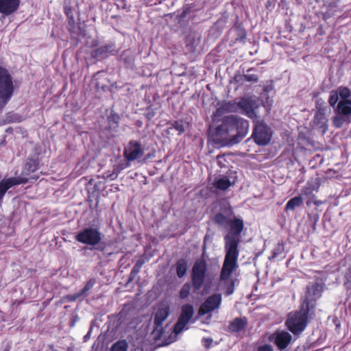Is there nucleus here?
Segmentation results:
<instances>
[{
    "label": "nucleus",
    "mask_w": 351,
    "mask_h": 351,
    "mask_svg": "<svg viewBox=\"0 0 351 351\" xmlns=\"http://www.w3.org/2000/svg\"><path fill=\"white\" fill-rule=\"evenodd\" d=\"M346 117H343V116H340V115H336L335 117H333L332 119V122H333V125L336 127V128H341L344 121H345V118Z\"/></svg>",
    "instance_id": "obj_38"
},
{
    "label": "nucleus",
    "mask_w": 351,
    "mask_h": 351,
    "mask_svg": "<svg viewBox=\"0 0 351 351\" xmlns=\"http://www.w3.org/2000/svg\"><path fill=\"white\" fill-rule=\"evenodd\" d=\"M213 343V339L211 338H204L202 339V343L205 348L208 349L211 346Z\"/></svg>",
    "instance_id": "obj_44"
},
{
    "label": "nucleus",
    "mask_w": 351,
    "mask_h": 351,
    "mask_svg": "<svg viewBox=\"0 0 351 351\" xmlns=\"http://www.w3.org/2000/svg\"><path fill=\"white\" fill-rule=\"evenodd\" d=\"M137 274L136 273H133L132 271H130V276H129V280H128V282H132V280H134V279L135 278V277L136 276Z\"/></svg>",
    "instance_id": "obj_45"
},
{
    "label": "nucleus",
    "mask_w": 351,
    "mask_h": 351,
    "mask_svg": "<svg viewBox=\"0 0 351 351\" xmlns=\"http://www.w3.org/2000/svg\"><path fill=\"white\" fill-rule=\"evenodd\" d=\"M13 84L8 71L0 67V106L3 108L13 93Z\"/></svg>",
    "instance_id": "obj_4"
},
{
    "label": "nucleus",
    "mask_w": 351,
    "mask_h": 351,
    "mask_svg": "<svg viewBox=\"0 0 351 351\" xmlns=\"http://www.w3.org/2000/svg\"><path fill=\"white\" fill-rule=\"evenodd\" d=\"M221 301L222 297L220 293H214L208 296L201 304L198 310V315L203 316L218 309L221 306Z\"/></svg>",
    "instance_id": "obj_10"
},
{
    "label": "nucleus",
    "mask_w": 351,
    "mask_h": 351,
    "mask_svg": "<svg viewBox=\"0 0 351 351\" xmlns=\"http://www.w3.org/2000/svg\"><path fill=\"white\" fill-rule=\"evenodd\" d=\"M207 263L205 260H197L191 270V283L195 291H199L206 277Z\"/></svg>",
    "instance_id": "obj_5"
},
{
    "label": "nucleus",
    "mask_w": 351,
    "mask_h": 351,
    "mask_svg": "<svg viewBox=\"0 0 351 351\" xmlns=\"http://www.w3.org/2000/svg\"><path fill=\"white\" fill-rule=\"evenodd\" d=\"M319 184L307 182L306 184L301 189V197L306 199V204L309 206L311 204L319 206L320 202L316 200V196L314 192L319 191Z\"/></svg>",
    "instance_id": "obj_12"
},
{
    "label": "nucleus",
    "mask_w": 351,
    "mask_h": 351,
    "mask_svg": "<svg viewBox=\"0 0 351 351\" xmlns=\"http://www.w3.org/2000/svg\"><path fill=\"white\" fill-rule=\"evenodd\" d=\"M318 101H317L316 108H317V112L315 113L313 118V123L315 125L322 130L323 133H325L328 130V119L326 117V109L325 108H318Z\"/></svg>",
    "instance_id": "obj_16"
},
{
    "label": "nucleus",
    "mask_w": 351,
    "mask_h": 351,
    "mask_svg": "<svg viewBox=\"0 0 351 351\" xmlns=\"http://www.w3.org/2000/svg\"><path fill=\"white\" fill-rule=\"evenodd\" d=\"M102 234L97 230L89 227V250L103 252L107 247L106 242L102 241Z\"/></svg>",
    "instance_id": "obj_13"
},
{
    "label": "nucleus",
    "mask_w": 351,
    "mask_h": 351,
    "mask_svg": "<svg viewBox=\"0 0 351 351\" xmlns=\"http://www.w3.org/2000/svg\"><path fill=\"white\" fill-rule=\"evenodd\" d=\"M303 204V199L301 195L294 197L289 199L285 205V210H293L296 207Z\"/></svg>",
    "instance_id": "obj_25"
},
{
    "label": "nucleus",
    "mask_w": 351,
    "mask_h": 351,
    "mask_svg": "<svg viewBox=\"0 0 351 351\" xmlns=\"http://www.w3.org/2000/svg\"><path fill=\"white\" fill-rule=\"evenodd\" d=\"M20 0H0V13L8 16L14 13L19 8Z\"/></svg>",
    "instance_id": "obj_18"
},
{
    "label": "nucleus",
    "mask_w": 351,
    "mask_h": 351,
    "mask_svg": "<svg viewBox=\"0 0 351 351\" xmlns=\"http://www.w3.org/2000/svg\"><path fill=\"white\" fill-rule=\"evenodd\" d=\"M339 97V96L338 92L337 90L330 91V96L328 98V103H329L330 106H332V108H335V106H337V104L339 103L338 102Z\"/></svg>",
    "instance_id": "obj_34"
},
{
    "label": "nucleus",
    "mask_w": 351,
    "mask_h": 351,
    "mask_svg": "<svg viewBox=\"0 0 351 351\" xmlns=\"http://www.w3.org/2000/svg\"><path fill=\"white\" fill-rule=\"evenodd\" d=\"M38 165L36 160L33 159L28 160L23 167L22 175L27 176L36 171L38 169Z\"/></svg>",
    "instance_id": "obj_27"
},
{
    "label": "nucleus",
    "mask_w": 351,
    "mask_h": 351,
    "mask_svg": "<svg viewBox=\"0 0 351 351\" xmlns=\"http://www.w3.org/2000/svg\"><path fill=\"white\" fill-rule=\"evenodd\" d=\"M188 13V11L187 10H183L182 14H181V16L182 17H184L186 15V14Z\"/></svg>",
    "instance_id": "obj_46"
},
{
    "label": "nucleus",
    "mask_w": 351,
    "mask_h": 351,
    "mask_svg": "<svg viewBox=\"0 0 351 351\" xmlns=\"http://www.w3.org/2000/svg\"><path fill=\"white\" fill-rule=\"evenodd\" d=\"M177 276L181 278L184 277L187 271V261L184 258L178 259L175 264Z\"/></svg>",
    "instance_id": "obj_24"
},
{
    "label": "nucleus",
    "mask_w": 351,
    "mask_h": 351,
    "mask_svg": "<svg viewBox=\"0 0 351 351\" xmlns=\"http://www.w3.org/2000/svg\"><path fill=\"white\" fill-rule=\"evenodd\" d=\"M259 107L260 105L257 101L251 98L243 97L238 101V112L241 110V114L251 119L253 122L261 119L258 115Z\"/></svg>",
    "instance_id": "obj_7"
},
{
    "label": "nucleus",
    "mask_w": 351,
    "mask_h": 351,
    "mask_svg": "<svg viewBox=\"0 0 351 351\" xmlns=\"http://www.w3.org/2000/svg\"><path fill=\"white\" fill-rule=\"evenodd\" d=\"M218 122L213 134L214 141L227 145L240 143L249 131V121L238 115L224 116Z\"/></svg>",
    "instance_id": "obj_2"
},
{
    "label": "nucleus",
    "mask_w": 351,
    "mask_h": 351,
    "mask_svg": "<svg viewBox=\"0 0 351 351\" xmlns=\"http://www.w3.org/2000/svg\"><path fill=\"white\" fill-rule=\"evenodd\" d=\"M199 43V39H195L194 37L189 38L186 41V47L191 52H193L196 50V47Z\"/></svg>",
    "instance_id": "obj_35"
},
{
    "label": "nucleus",
    "mask_w": 351,
    "mask_h": 351,
    "mask_svg": "<svg viewBox=\"0 0 351 351\" xmlns=\"http://www.w3.org/2000/svg\"><path fill=\"white\" fill-rule=\"evenodd\" d=\"M247 324V319L245 317H236L230 322L228 331L231 333L239 332L245 328Z\"/></svg>",
    "instance_id": "obj_20"
},
{
    "label": "nucleus",
    "mask_w": 351,
    "mask_h": 351,
    "mask_svg": "<svg viewBox=\"0 0 351 351\" xmlns=\"http://www.w3.org/2000/svg\"><path fill=\"white\" fill-rule=\"evenodd\" d=\"M269 340L272 341L279 350L282 351L286 350L291 342L292 336L285 330H277L269 337Z\"/></svg>",
    "instance_id": "obj_11"
},
{
    "label": "nucleus",
    "mask_w": 351,
    "mask_h": 351,
    "mask_svg": "<svg viewBox=\"0 0 351 351\" xmlns=\"http://www.w3.org/2000/svg\"><path fill=\"white\" fill-rule=\"evenodd\" d=\"M28 182L26 177H14L4 178L0 182V200L3 198L6 191L12 186Z\"/></svg>",
    "instance_id": "obj_15"
},
{
    "label": "nucleus",
    "mask_w": 351,
    "mask_h": 351,
    "mask_svg": "<svg viewBox=\"0 0 351 351\" xmlns=\"http://www.w3.org/2000/svg\"><path fill=\"white\" fill-rule=\"evenodd\" d=\"M213 184L217 189L226 191L231 186L232 183L227 176H223L219 179H216Z\"/></svg>",
    "instance_id": "obj_23"
},
{
    "label": "nucleus",
    "mask_w": 351,
    "mask_h": 351,
    "mask_svg": "<svg viewBox=\"0 0 351 351\" xmlns=\"http://www.w3.org/2000/svg\"><path fill=\"white\" fill-rule=\"evenodd\" d=\"M145 263V261L143 259H139L137 261V262L135 263V265L133 266L132 269V271L134 274H138L141 271V269L143 264Z\"/></svg>",
    "instance_id": "obj_41"
},
{
    "label": "nucleus",
    "mask_w": 351,
    "mask_h": 351,
    "mask_svg": "<svg viewBox=\"0 0 351 351\" xmlns=\"http://www.w3.org/2000/svg\"><path fill=\"white\" fill-rule=\"evenodd\" d=\"M194 314L193 306L186 304L181 307V313L177 322L174 325L173 331L176 334L180 333L191 319Z\"/></svg>",
    "instance_id": "obj_9"
},
{
    "label": "nucleus",
    "mask_w": 351,
    "mask_h": 351,
    "mask_svg": "<svg viewBox=\"0 0 351 351\" xmlns=\"http://www.w3.org/2000/svg\"><path fill=\"white\" fill-rule=\"evenodd\" d=\"M75 238L79 242L88 243V229H84L83 231L78 233Z\"/></svg>",
    "instance_id": "obj_36"
},
{
    "label": "nucleus",
    "mask_w": 351,
    "mask_h": 351,
    "mask_svg": "<svg viewBox=\"0 0 351 351\" xmlns=\"http://www.w3.org/2000/svg\"><path fill=\"white\" fill-rule=\"evenodd\" d=\"M156 115L154 110L152 108H147L146 110L145 117L148 120H152Z\"/></svg>",
    "instance_id": "obj_42"
},
{
    "label": "nucleus",
    "mask_w": 351,
    "mask_h": 351,
    "mask_svg": "<svg viewBox=\"0 0 351 351\" xmlns=\"http://www.w3.org/2000/svg\"><path fill=\"white\" fill-rule=\"evenodd\" d=\"M182 119L173 121L169 124L171 125L168 128V130L175 129L178 131V135L182 134L185 132V124Z\"/></svg>",
    "instance_id": "obj_28"
},
{
    "label": "nucleus",
    "mask_w": 351,
    "mask_h": 351,
    "mask_svg": "<svg viewBox=\"0 0 351 351\" xmlns=\"http://www.w3.org/2000/svg\"><path fill=\"white\" fill-rule=\"evenodd\" d=\"M88 283H89V287H90V286H92V285H93V283H92L91 280H89Z\"/></svg>",
    "instance_id": "obj_47"
},
{
    "label": "nucleus",
    "mask_w": 351,
    "mask_h": 351,
    "mask_svg": "<svg viewBox=\"0 0 351 351\" xmlns=\"http://www.w3.org/2000/svg\"><path fill=\"white\" fill-rule=\"evenodd\" d=\"M238 112V102L235 101H223L218 104L215 115L221 116L226 113Z\"/></svg>",
    "instance_id": "obj_17"
},
{
    "label": "nucleus",
    "mask_w": 351,
    "mask_h": 351,
    "mask_svg": "<svg viewBox=\"0 0 351 351\" xmlns=\"http://www.w3.org/2000/svg\"><path fill=\"white\" fill-rule=\"evenodd\" d=\"M284 252V245L283 243H278L277 246L272 251V258H277L280 254H281Z\"/></svg>",
    "instance_id": "obj_39"
},
{
    "label": "nucleus",
    "mask_w": 351,
    "mask_h": 351,
    "mask_svg": "<svg viewBox=\"0 0 351 351\" xmlns=\"http://www.w3.org/2000/svg\"><path fill=\"white\" fill-rule=\"evenodd\" d=\"M323 291V287L319 283L315 282L311 286L307 287L306 293L309 296L319 298Z\"/></svg>",
    "instance_id": "obj_26"
},
{
    "label": "nucleus",
    "mask_w": 351,
    "mask_h": 351,
    "mask_svg": "<svg viewBox=\"0 0 351 351\" xmlns=\"http://www.w3.org/2000/svg\"><path fill=\"white\" fill-rule=\"evenodd\" d=\"M235 282L234 280H230V282L226 283V295H230L234 293V291Z\"/></svg>",
    "instance_id": "obj_40"
},
{
    "label": "nucleus",
    "mask_w": 351,
    "mask_h": 351,
    "mask_svg": "<svg viewBox=\"0 0 351 351\" xmlns=\"http://www.w3.org/2000/svg\"><path fill=\"white\" fill-rule=\"evenodd\" d=\"M191 289V286L189 282L184 283L179 292L180 298L182 299L186 298L190 294Z\"/></svg>",
    "instance_id": "obj_33"
},
{
    "label": "nucleus",
    "mask_w": 351,
    "mask_h": 351,
    "mask_svg": "<svg viewBox=\"0 0 351 351\" xmlns=\"http://www.w3.org/2000/svg\"><path fill=\"white\" fill-rule=\"evenodd\" d=\"M117 52L114 44H107L93 50L91 52V58L97 60H101L109 56L115 55Z\"/></svg>",
    "instance_id": "obj_14"
},
{
    "label": "nucleus",
    "mask_w": 351,
    "mask_h": 351,
    "mask_svg": "<svg viewBox=\"0 0 351 351\" xmlns=\"http://www.w3.org/2000/svg\"><path fill=\"white\" fill-rule=\"evenodd\" d=\"M236 30H237V40L243 41L244 40L246 39L247 32H246V30L243 27H242L241 26H237L236 27Z\"/></svg>",
    "instance_id": "obj_37"
},
{
    "label": "nucleus",
    "mask_w": 351,
    "mask_h": 351,
    "mask_svg": "<svg viewBox=\"0 0 351 351\" xmlns=\"http://www.w3.org/2000/svg\"><path fill=\"white\" fill-rule=\"evenodd\" d=\"M108 122L111 128H116L119 125V122L120 120V117L117 113H111L110 116L108 117Z\"/></svg>",
    "instance_id": "obj_32"
},
{
    "label": "nucleus",
    "mask_w": 351,
    "mask_h": 351,
    "mask_svg": "<svg viewBox=\"0 0 351 351\" xmlns=\"http://www.w3.org/2000/svg\"><path fill=\"white\" fill-rule=\"evenodd\" d=\"M315 306L305 299L298 311L291 312L285 322L287 329L295 336L301 335L308 326L309 315L314 314Z\"/></svg>",
    "instance_id": "obj_3"
},
{
    "label": "nucleus",
    "mask_w": 351,
    "mask_h": 351,
    "mask_svg": "<svg viewBox=\"0 0 351 351\" xmlns=\"http://www.w3.org/2000/svg\"><path fill=\"white\" fill-rule=\"evenodd\" d=\"M336 114L348 117L351 115V100H341L335 108Z\"/></svg>",
    "instance_id": "obj_22"
},
{
    "label": "nucleus",
    "mask_w": 351,
    "mask_h": 351,
    "mask_svg": "<svg viewBox=\"0 0 351 351\" xmlns=\"http://www.w3.org/2000/svg\"><path fill=\"white\" fill-rule=\"evenodd\" d=\"M233 214L232 207L226 205L221 207L220 212L216 213L213 218V222L217 226L228 228V233L224 237L226 254L220 273L221 281H227L238 267L239 244L241 234L244 229V222L242 219L237 217L232 219Z\"/></svg>",
    "instance_id": "obj_1"
},
{
    "label": "nucleus",
    "mask_w": 351,
    "mask_h": 351,
    "mask_svg": "<svg viewBox=\"0 0 351 351\" xmlns=\"http://www.w3.org/2000/svg\"><path fill=\"white\" fill-rule=\"evenodd\" d=\"M88 183H89V184H91V180H90L88 181Z\"/></svg>",
    "instance_id": "obj_49"
},
{
    "label": "nucleus",
    "mask_w": 351,
    "mask_h": 351,
    "mask_svg": "<svg viewBox=\"0 0 351 351\" xmlns=\"http://www.w3.org/2000/svg\"><path fill=\"white\" fill-rule=\"evenodd\" d=\"M169 315V308L166 306L164 308H160L156 311L154 319V324L155 325V329L160 328V330H163L162 327L163 322L167 318Z\"/></svg>",
    "instance_id": "obj_21"
},
{
    "label": "nucleus",
    "mask_w": 351,
    "mask_h": 351,
    "mask_svg": "<svg viewBox=\"0 0 351 351\" xmlns=\"http://www.w3.org/2000/svg\"><path fill=\"white\" fill-rule=\"evenodd\" d=\"M128 348L125 340L118 341L112 345L110 351H127Z\"/></svg>",
    "instance_id": "obj_29"
},
{
    "label": "nucleus",
    "mask_w": 351,
    "mask_h": 351,
    "mask_svg": "<svg viewBox=\"0 0 351 351\" xmlns=\"http://www.w3.org/2000/svg\"><path fill=\"white\" fill-rule=\"evenodd\" d=\"M87 337H88V335H86L84 338L86 339Z\"/></svg>",
    "instance_id": "obj_48"
},
{
    "label": "nucleus",
    "mask_w": 351,
    "mask_h": 351,
    "mask_svg": "<svg viewBox=\"0 0 351 351\" xmlns=\"http://www.w3.org/2000/svg\"><path fill=\"white\" fill-rule=\"evenodd\" d=\"M256 351H274V349L271 345L264 344L258 346Z\"/></svg>",
    "instance_id": "obj_43"
},
{
    "label": "nucleus",
    "mask_w": 351,
    "mask_h": 351,
    "mask_svg": "<svg viewBox=\"0 0 351 351\" xmlns=\"http://www.w3.org/2000/svg\"><path fill=\"white\" fill-rule=\"evenodd\" d=\"M252 138L258 145L268 144L271 138L272 132L261 119L255 121Z\"/></svg>",
    "instance_id": "obj_6"
},
{
    "label": "nucleus",
    "mask_w": 351,
    "mask_h": 351,
    "mask_svg": "<svg viewBox=\"0 0 351 351\" xmlns=\"http://www.w3.org/2000/svg\"><path fill=\"white\" fill-rule=\"evenodd\" d=\"M121 58L127 66H132L134 62V57L130 51H124L121 54Z\"/></svg>",
    "instance_id": "obj_31"
},
{
    "label": "nucleus",
    "mask_w": 351,
    "mask_h": 351,
    "mask_svg": "<svg viewBox=\"0 0 351 351\" xmlns=\"http://www.w3.org/2000/svg\"><path fill=\"white\" fill-rule=\"evenodd\" d=\"M255 69L254 68H250L247 70L246 73L243 75L237 74L234 77V81L236 83L243 84L245 81L251 83H257L259 80V77L256 73H252Z\"/></svg>",
    "instance_id": "obj_19"
},
{
    "label": "nucleus",
    "mask_w": 351,
    "mask_h": 351,
    "mask_svg": "<svg viewBox=\"0 0 351 351\" xmlns=\"http://www.w3.org/2000/svg\"><path fill=\"white\" fill-rule=\"evenodd\" d=\"M144 155V148L140 142L136 140L130 141L123 149V156L128 162L139 160Z\"/></svg>",
    "instance_id": "obj_8"
},
{
    "label": "nucleus",
    "mask_w": 351,
    "mask_h": 351,
    "mask_svg": "<svg viewBox=\"0 0 351 351\" xmlns=\"http://www.w3.org/2000/svg\"><path fill=\"white\" fill-rule=\"evenodd\" d=\"M336 90L338 92L339 96L342 99L341 100H350L351 91L348 87L339 86Z\"/></svg>",
    "instance_id": "obj_30"
}]
</instances>
